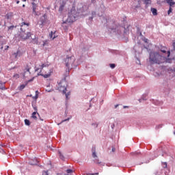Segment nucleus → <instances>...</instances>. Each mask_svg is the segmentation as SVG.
<instances>
[{"instance_id": "1", "label": "nucleus", "mask_w": 175, "mask_h": 175, "mask_svg": "<svg viewBox=\"0 0 175 175\" xmlns=\"http://www.w3.org/2000/svg\"><path fill=\"white\" fill-rule=\"evenodd\" d=\"M149 62L152 65L157 64V65H161V64H170L172 62V59H166V56H162L161 53L152 51L149 55Z\"/></svg>"}, {"instance_id": "2", "label": "nucleus", "mask_w": 175, "mask_h": 175, "mask_svg": "<svg viewBox=\"0 0 175 175\" xmlns=\"http://www.w3.org/2000/svg\"><path fill=\"white\" fill-rule=\"evenodd\" d=\"M77 17H79V13L75 9H72L70 12L68 13V18L66 21H64L62 23V27L64 29H68V26L65 25V24H68V23H75L76 20H77Z\"/></svg>"}, {"instance_id": "3", "label": "nucleus", "mask_w": 175, "mask_h": 175, "mask_svg": "<svg viewBox=\"0 0 175 175\" xmlns=\"http://www.w3.org/2000/svg\"><path fill=\"white\" fill-rule=\"evenodd\" d=\"M29 27V23L23 22L21 24V33L20 34V36L23 40H27V39H29L31 38V32L25 33V28H28Z\"/></svg>"}, {"instance_id": "4", "label": "nucleus", "mask_w": 175, "mask_h": 175, "mask_svg": "<svg viewBox=\"0 0 175 175\" xmlns=\"http://www.w3.org/2000/svg\"><path fill=\"white\" fill-rule=\"evenodd\" d=\"M75 61H76V58L75 57V56H67L64 60L66 68H68V69H70V68H76V66H77V64L75 63Z\"/></svg>"}, {"instance_id": "5", "label": "nucleus", "mask_w": 175, "mask_h": 175, "mask_svg": "<svg viewBox=\"0 0 175 175\" xmlns=\"http://www.w3.org/2000/svg\"><path fill=\"white\" fill-rule=\"evenodd\" d=\"M66 87H68V82L66 81V79H62L61 80L57 85V90L60 92H62V94H66Z\"/></svg>"}, {"instance_id": "6", "label": "nucleus", "mask_w": 175, "mask_h": 175, "mask_svg": "<svg viewBox=\"0 0 175 175\" xmlns=\"http://www.w3.org/2000/svg\"><path fill=\"white\" fill-rule=\"evenodd\" d=\"M157 53H160L162 57H165L166 59H170L169 57H170V51H167V48L163 46L159 49Z\"/></svg>"}, {"instance_id": "7", "label": "nucleus", "mask_w": 175, "mask_h": 175, "mask_svg": "<svg viewBox=\"0 0 175 175\" xmlns=\"http://www.w3.org/2000/svg\"><path fill=\"white\" fill-rule=\"evenodd\" d=\"M111 31H112V32H116L119 35L122 32V31H124V33H126L125 31V27L121 26H118L116 28H111Z\"/></svg>"}, {"instance_id": "8", "label": "nucleus", "mask_w": 175, "mask_h": 175, "mask_svg": "<svg viewBox=\"0 0 175 175\" xmlns=\"http://www.w3.org/2000/svg\"><path fill=\"white\" fill-rule=\"evenodd\" d=\"M31 38L33 40V43L34 44H38V46H40L41 44L42 47H44V46H46V41H41V40H38L36 38H32V37Z\"/></svg>"}, {"instance_id": "9", "label": "nucleus", "mask_w": 175, "mask_h": 175, "mask_svg": "<svg viewBox=\"0 0 175 175\" xmlns=\"http://www.w3.org/2000/svg\"><path fill=\"white\" fill-rule=\"evenodd\" d=\"M49 66V64H43L41 66H40L39 68L35 67V72H42L43 70V68H47Z\"/></svg>"}, {"instance_id": "10", "label": "nucleus", "mask_w": 175, "mask_h": 175, "mask_svg": "<svg viewBox=\"0 0 175 175\" xmlns=\"http://www.w3.org/2000/svg\"><path fill=\"white\" fill-rule=\"evenodd\" d=\"M38 76H43L44 79H49V77L51 76V71L49 72L48 74H45V75H43V73H42V72L40 71L38 73Z\"/></svg>"}, {"instance_id": "11", "label": "nucleus", "mask_w": 175, "mask_h": 175, "mask_svg": "<svg viewBox=\"0 0 175 175\" xmlns=\"http://www.w3.org/2000/svg\"><path fill=\"white\" fill-rule=\"evenodd\" d=\"M20 56V51H17L12 55V57L14 58V61H17L18 57Z\"/></svg>"}, {"instance_id": "12", "label": "nucleus", "mask_w": 175, "mask_h": 175, "mask_svg": "<svg viewBox=\"0 0 175 175\" xmlns=\"http://www.w3.org/2000/svg\"><path fill=\"white\" fill-rule=\"evenodd\" d=\"M36 116H38V117H40V115H39V113L33 112L31 114V118H33V120H38V117Z\"/></svg>"}, {"instance_id": "13", "label": "nucleus", "mask_w": 175, "mask_h": 175, "mask_svg": "<svg viewBox=\"0 0 175 175\" xmlns=\"http://www.w3.org/2000/svg\"><path fill=\"white\" fill-rule=\"evenodd\" d=\"M166 2L169 4L170 8H172L173 5H175V2L173 0H166Z\"/></svg>"}, {"instance_id": "14", "label": "nucleus", "mask_w": 175, "mask_h": 175, "mask_svg": "<svg viewBox=\"0 0 175 175\" xmlns=\"http://www.w3.org/2000/svg\"><path fill=\"white\" fill-rule=\"evenodd\" d=\"M57 36H55V32H53L51 31L50 33H49V38L51 39H52L53 40V39H55Z\"/></svg>"}, {"instance_id": "15", "label": "nucleus", "mask_w": 175, "mask_h": 175, "mask_svg": "<svg viewBox=\"0 0 175 175\" xmlns=\"http://www.w3.org/2000/svg\"><path fill=\"white\" fill-rule=\"evenodd\" d=\"M6 83H3V82H2V81H0V90H6V88H5V84Z\"/></svg>"}, {"instance_id": "16", "label": "nucleus", "mask_w": 175, "mask_h": 175, "mask_svg": "<svg viewBox=\"0 0 175 175\" xmlns=\"http://www.w3.org/2000/svg\"><path fill=\"white\" fill-rule=\"evenodd\" d=\"M92 126L94 129H96V128H98V125H99V123H98V122H93L92 124H91Z\"/></svg>"}, {"instance_id": "17", "label": "nucleus", "mask_w": 175, "mask_h": 175, "mask_svg": "<svg viewBox=\"0 0 175 175\" xmlns=\"http://www.w3.org/2000/svg\"><path fill=\"white\" fill-rule=\"evenodd\" d=\"M32 8H33V12L36 13V8L38 5H36V3L35 2L31 3Z\"/></svg>"}, {"instance_id": "18", "label": "nucleus", "mask_w": 175, "mask_h": 175, "mask_svg": "<svg viewBox=\"0 0 175 175\" xmlns=\"http://www.w3.org/2000/svg\"><path fill=\"white\" fill-rule=\"evenodd\" d=\"M58 155L60 158V159H62V161H64V159H65V157H64V154H62V152H61L59 150L57 151Z\"/></svg>"}, {"instance_id": "19", "label": "nucleus", "mask_w": 175, "mask_h": 175, "mask_svg": "<svg viewBox=\"0 0 175 175\" xmlns=\"http://www.w3.org/2000/svg\"><path fill=\"white\" fill-rule=\"evenodd\" d=\"M41 24L42 25H43V24H44L45 21H46V15H44L41 17Z\"/></svg>"}, {"instance_id": "20", "label": "nucleus", "mask_w": 175, "mask_h": 175, "mask_svg": "<svg viewBox=\"0 0 175 175\" xmlns=\"http://www.w3.org/2000/svg\"><path fill=\"white\" fill-rule=\"evenodd\" d=\"M151 12H152L153 16H157V14H158L156 8H151Z\"/></svg>"}, {"instance_id": "21", "label": "nucleus", "mask_w": 175, "mask_h": 175, "mask_svg": "<svg viewBox=\"0 0 175 175\" xmlns=\"http://www.w3.org/2000/svg\"><path fill=\"white\" fill-rule=\"evenodd\" d=\"M25 73H28L29 75H31V72H29V68H25V72L23 74V77H25Z\"/></svg>"}, {"instance_id": "22", "label": "nucleus", "mask_w": 175, "mask_h": 175, "mask_svg": "<svg viewBox=\"0 0 175 175\" xmlns=\"http://www.w3.org/2000/svg\"><path fill=\"white\" fill-rule=\"evenodd\" d=\"M92 16L89 18L90 21H92V18H94V17H95L96 16V12H92Z\"/></svg>"}, {"instance_id": "23", "label": "nucleus", "mask_w": 175, "mask_h": 175, "mask_svg": "<svg viewBox=\"0 0 175 175\" xmlns=\"http://www.w3.org/2000/svg\"><path fill=\"white\" fill-rule=\"evenodd\" d=\"M25 125H27V126H29L31 125V122H29V120L25 119Z\"/></svg>"}, {"instance_id": "24", "label": "nucleus", "mask_w": 175, "mask_h": 175, "mask_svg": "<svg viewBox=\"0 0 175 175\" xmlns=\"http://www.w3.org/2000/svg\"><path fill=\"white\" fill-rule=\"evenodd\" d=\"M70 118H72V116H70V118L62 120L60 123H59L57 125H61V124H62L63 122H66V121H69V120H70Z\"/></svg>"}, {"instance_id": "25", "label": "nucleus", "mask_w": 175, "mask_h": 175, "mask_svg": "<svg viewBox=\"0 0 175 175\" xmlns=\"http://www.w3.org/2000/svg\"><path fill=\"white\" fill-rule=\"evenodd\" d=\"M25 88V85L23 84V85H21L19 87H18V90H20V91H23V90H24Z\"/></svg>"}, {"instance_id": "26", "label": "nucleus", "mask_w": 175, "mask_h": 175, "mask_svg": "<svg viewBox=\"0 0 175 175\" xmlns=\"http://www.w3.org/2000/svg\"><path fill=\"white\" fill-rule=\"evenodd\" d=\"M65 94V95H66V99H69V95H70V92H67L66 93H66H64Z\"/></svg>"}, {"instance_id": "27", "label": "nucleus", "mask_w": 175, "mask_h": 175, "mask_svg": "<svg viewBox=\"0 0 175 175\" xmlns=\"http://www.w3.org/2000/svg\"><path fill=\"white\" fill-rule=\"evenodd\" d=\"M162 167L164 169H166V167H167V163H166V162L162 163Z\"/></svg>"}, {"instance_id": "28", "label": "nucleus", "mask_w": 175, "mask_h": 175, "mask_svg": "<svg viewBox=\"0 0 175 175\" xmlns=\"http://www.w3.org/2000/svg\"><path fill=\"white\" fill-rule=\"evenodd\" d=\"M172 12H173V9L172 8V7H170L167 11L168 16L170 15V13H172Z\"/></svg>"}, {"instance_id": "29", "label": "nucleus", "mask_w": 175, "mask_h": 175, "mask_svg": "<svg viewBox=\"0 0 175 175\" xmlns=\"http://www.w3.org/2000/svg\"><path fill=\"white\" fill-rule=\"evenodd\" d=\"M144 3L146 5H150V3H151V0H144Z\"/></svg>"}, {"instance_id": "30", "label": "nucleus", "mask_w": 175, "mask_h": 175, "mask_svg": "<svg viewBox=\"0 0 175 175\" xmlns=\"http://www.w3.org/2000/svg\"><path fill=\"white\" fill-rule=\"evenodd\" d=\"M66 173L70 174V173H73V170L68 169L66 170Z\"/></svg>"}, {"instance_id": "31", "label": "nucleus", "mask_w": 175, "mask_h": 175, "mask_svg": "<svg viewBox=\"0 0 175 175\" xmlns=\"http://www.w3.org/2000/svg\"><path fill=\"white\" fill-rule=\"evenodd\" d=\"M101 18H103V23L104 24H106V23H107V19L106 18H105L104 16H102Z\"/></svg>"}, {"instance_id": "32", "label": "nucleus", "mask_w": 175, "mask_h": 175, "mask_svg": "<svg viewBox=\"0 0 175 175\" xmlns=\"http://www.w3.org/2000/svg\"><path fill=\"white\" fill-rule=\"evenodd\" d=\"M92 157H93V158H98V156L96 155V152H92Z\"/></svg>"}, {"instance_id": "33", "label": "nucleus", "mask_w": 175, "mask_h": 175, "mask_svg": "<svg viewBox=\"0 0 175 175\" xmlns=\"http://www.w3.org/2000/svg\"><path fill=\"white\" fill-rule=\"evenodd\" d=\"M13 77H14L15 79H19L20 75L18 74H15V75H14Z\"/></svg>"}, {"instance_id": "34", "label": "nucleus", "mask_w": 175, "mask_h": 175, "mask_svg": "<svg viewBox=\"0 0 175 175\" xmlns=\"http://www.w3.org/2000/svg\"><path fill=\"white\" fill-rule=\"evenodd\" d=\"M62 10H64V5H60V7L59 8V12H62Z\"/></svg>"}, {"instance_id": "35", "label": "nucleus", "mask_w": 175, "mask_h": 175, "mask_svg": "<svg viewBox=\"0 0 175 175\" xmlns=\"http://www.w3.org/2000/svg\"><path fill=\"white\" fill-rule=\"evenodd\" d=\"M110 68H111V69H114V68H116V64H110Z\"/></svg>"}, {"instance_id": "36", "label": "nucleus", "mask_w": 175, "mask_h": 175, "mask_svg": "<svg viewBox=\"0 0 175 175\" xmlns=\"http://www.w3.org/2000/svg\"><path fill=\"white\" fill-rule=\"evenodd\" d=\"M14 25H11V26L8 27V30L12 31V29H14Z\"/></svg>"}, {"instance_id": "37", "label": "nucleus", "mask_w": 175, "mask_h": 175, "mask_svg": "<svg viewBox=\"0 0 175 175\" xmlns=\"http://www.w3.org/2000/svg\"><path fill=\"white\" fill-rule=\"evenodd\" d=\"M94 162H95V163H98V164L101 163L100 162H99V159H96L94 160Z\"/></svg>"}, {"instance_id": "38", "label": "nucleus", "mask_w": 175, "mask_h": 175, "mask_svg": "<svg viewBox=\"0 0 175 175\" xmlns=\"http://www.w3.org/2000/svg\"><path fill=\"white\" fill-rule=\"evenodd\" d=\"M33 109L35 110L34 113H38V107H33Z\"/></svg>"}, {"instance_id": "39", "label": "nucleus", "mask_w": 175, "mask_h": 175, "mask_svg": "<svg viewBox=\"0 0 175 175\" xmlns=\"http://www.w3.org/2000/svg\"><path fill=\"white\" fill-rule=\"evenodd\" d=\"M99 174V172H97V173H92V174H87V175H98Z\"/></svg>"}, {"instance_id": "40", "label": "nucleus", "mask_w": 175, "mask_h": 175, "mask_svg": "<svg viewBox=\"0 0 175 175\" xmlns=\"http://www.w3.org/2000/svg\"><path fill=\"white\" fill-rule=\"evenodd\" d=\"M144 42L145 43H148V39L144 38Z\"/></svg>"}, {"instance_id": "41", "label": "nucleus", "mask_w": 175, "mask_h": 175, "mask_svg": "<svg viewBox=\"0 0 175 175\" xmlns=\"http://www.w3.org/2000/svg\"><path fill=\"white\" fill-rule=\"evenodd\" d=\"M10 16H12V14H6L7 18H10Z\"/></svg>"}, {"instance_id": "42", "label": "nucleus", "mask_w": 175, "mask_h": 175, "mask_svg": "<svg viewBox=\"0 0 175 175\" xmlns=\"http://www.w3.org/2000/svg\"><path fill=\"white\" fill-rule=\"evenodd\" d=\"M38 98H39V95H38V94H36L35 96L33 97V98H34L36 100L38 99Z\"/></svg>"}, {"instance_id": "43", "label": "nucleus", "mask_w": 175, "mask_h": 175, "mask_svg": "<svg viewBox=\"0 0 175 175\" xmlns=\"http://www.w3.org/2000/svg\"><path fill=\"white\" fill-rule=\"evenodd\" d=\"M159 128H162V124H159V126H156L157 129H159Z\"/></svg>"}, {"instance_id": "44", "label": "nucleus", "mask_w": 175, "mask_h": 175, "mask_svg": "<svg viewBox=\"0 0 175 175\" xmlns=\"http://www.w3.org/2000/svg\"><path fill=\"white\" fill-rule=\"evenodd\" d=\"M42 175H49V172H48L47 171L44 172L42 173Z\"/></svg>"}, {"instance_id": "45", "label": "nucleus", "mask_w": 175, "mask_h": 175, "mask_svg": "<svg viewBox=\"0 0 175 175\" xmlns=\"http://www.w3.org/2000/svg\"><path fill=\"white\" fill-rule=\"evenodd\" d=\"M116 126V125L114 124H112L111 125V129H114V127Z\"/></svg>"}, {"instance_id": "46", "label": "nucleus", "mask_w": 175, "mask_h": 175, "mask_svg": "<svg viewBox=\"0 0 175 175\" xmlns=\"http://www.w3.org/2000/svg\"><path fill=\"white\" fill-rule=\"evenodd\" d=\"M116 151V148H112V152H114Z\"/></svg>"}, {"instance_id": "47", "label": "nucleus", "mask_w": 175, "mask_h": 175, "mask_svg": "<svg viewBox=\"0 0 175 175\" xmlns=\"http://www.w3.org/2000/svg\"><path fill=\"white\" fill-rule=\"evenodd\" d=\"M137 64H140V60L139 59H137Z\"/></svg>"}, {"instance_id": "48", "label": "nucleus", "mask_w": 175, "mask_h": 175, "mask_svg": "<svg viewBox=\"0 0 175 175\" xmlns=\"http://www.w3.org/2000/svg\"><path fill=\"white\" fill-rule=\"evenodd\" d=\"M36 95H39V92L38 90L36 91Z\"/></svg>"}, {"instance_id": "49", "label": "nucleus", "mask_w": 175, "mask_h": 175, "mask_svg": "<svg viewBox=\"0 0 175 175\" xmlns=\"http://www.w3.org/2000/svg\"><path fill=\"white\" fill-rule=\"evenodd\" d=\"M154 76L157 77V76H159V74H158V73L156 72V73L154 74Z\"/></svg>"}, {"instance_id": "50", "label": "nucleus", "mask_w": 175, "mask_h": 175, "mask_svg": "<svg viewBox=\"0 0 175 175\" xmlns=\"http://www.w3.org/2000/svg\"><path fill=\"white\" fill-rule=\"evenodd\" d=\"M30 163V165H36V163Z\"/></svg>"}, {"instance_id": "51", "label": "nucleus", "mask_w": 175, "mask_h": 175, "mask_svg": "<svg viewBox=\"0 0 175 175\" xmlns=\"http://www.w3.org/2000/svg\"><path fill=\"white\" fill-rule=\"evenodd\" d=\"M9 49V46H6L5 50H8Z\"/></svg>"}, {"instance_id": "52", "label": "nucleus", "mask_w": 175, "mask_h": 175, "mask_svg": "<svg viewBox=\"0 0 175 175\" xmlns=\"http://www.w3.org/2000/svg\"><path fill=\"white\" fill-rule=\"evenodd\" d=\"M39 118H40V121H44V120L42 119V118H40V116H39Z\"/></svg>"}, {"instance_id": "53", "label": "nucleus", "mask_w": 175, "mask_h": 175, "mask_svg": "<svg viewBox=\"0 0 175 175\" xmlns=\"http://www.w3.org/2000/svg\"><path fill=\"white\" fill-rule=\"evenodd\" d=\"M16 3H17V5H18V3H20V1H16Z\"/></svg>"}, {"instance_id": "54", "label": "nucleus", "mask_w": 175, "mask_h": 175, "mask_svg": "<svg viewBox=\"0 0 175 175\" xmlns=\"http://www.w3.org/2000/svg\"><path fill=\"white\" fill-rule=\"evenodd\" d=\"M118 106V105H115V109H117V107Z\"/></svg>"}, {"instance_id": "55", "label": "nucleus", "mask_w": 175, "mask_h": 175, "mask_svg": "<svg viewBox=\"0 0 175 175\" xmlns=\"http://www.w3.org/2000/svg\"><path fill=\"white\" fill-rule=\"evenodd\" d=\"M126 107H128L127 106H124L123 108L124 109H126Z\"/></svg>"}, {"instance_id": "56", "label": "nucleus", "mask_w": 175, "mask_h": 175, "mask_svg": "<svg viewBox=\"0 0 175 175\" xmlns=\"http://www.w3.org/2000/svg\"><path fill=\"white\" fill-rule=\"evenodd\" d=\"M47 92H51V90H46Z\"/></svg>"}, {"instance_id": "57", "label": "nucleus", "mask_w": 175, "mask_h": 175, "mask_svg": "<svg viewBox=\"0 0 175 175\" xmlns=\"http://www.w3.org/2000/svg\"><path fill=\"white\" fill-rule=\"evenodd\" d=\"M23 8H25V4H23Z\"/></svg>"}, {"instance_id": "58", "label": "nucleus", "mask_w": 175, "mask_h": 175, "mask_svg": "<svg viewBox=\"0 0 175 175\" xmlns=\"http://www.w3.org/2000/svg\"><path fill=\"white\" fill-rule=\"evenodd\" d=\"M23 2H27V0H23Z\"/></svg>"}, {"instance_id": "59", "label": "nucleus", "mask_w": 175, "mask_h": 175, "mask_svg": "<svg viewBox=\"0 0 175 175\" xmlns=\"http://www.w3.org/2000/svg\"><path fill=\"white\" fill-rule=\"evenodd\" d=\"M91 1H92V3H94V1L95 0H91Z\"/></svg>"}, {"instance_id": "60", "label": "nucleus", "mask_w": 175, "mask_h": 175, "mask_svg": "<svg viewBox=\"0 0 175 175\" xmlns=\"http://www.w3.org/2000/svg\"><path fill=\"white\" fill-rule=\"evenodd\" d=\"M98 16H99V17H100V16H102V14L100 15V14H98Z\"/></svg>"}, {"instance_id": "61", "label": "nucleus", "mask_w": 175, "mask_h": 175, "mask_svg": "<svg viewBox=\"0 0 175 175\" xmlns=\"http://www.w3.org/2000/svg\"><path fill=\"white\" fill-rule=\"evenodd\" d=\"M32 80H33V79H30V80H29V81H32Z\"/></svg>"}, {"instance_id": "62", "label": "nucleus", "mask_w": 175, "mask_h": 175, "mask_svg": "<svg viewBox=\"0 0 175 175\" xmlns=\"http://www.w3.org/2000/svg\"><path fill=\"white\" fill-rule=\"evenodd\" d=\"M2 49H3V46H1V50H2Z\"/></svg>"}, {"instance_id": "63", "label": "nucleus", "mask_w": 175, "mask_h": 175, "mask_svg": "<svg viewBox=\"0 0 175 175\" xmlns=\"http://www.w3.org/2000/svg\"><path fill=\"white\" fill-rule=\"evenodd\" d=\"M139 154V152H135V154Z\"/></svg>"}, {"instance_id": "64", "label": "nucleus", "mask_w": 175, "mask_h": 175, "mask_svg": "<svg viewBox=\"0 0 175 175\" xmlns=\"http://www.w3.org/2000/svg\"><path fill=\"white\" fill-rule=\"evenodd\" d=\"M174 135H175V131H174Z\"/></svg>"}]
</instances>
